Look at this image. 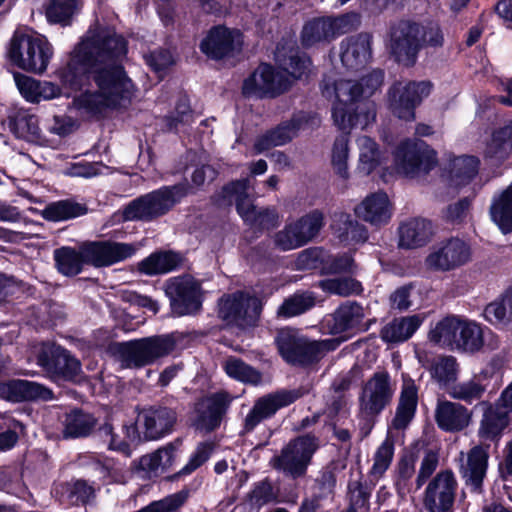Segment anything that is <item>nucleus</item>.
Listing matches in <instances>:
<instances>
[{
	"instance_id": "1",
	"label": "nucleus",
	"mask_w": 512,
	"mask_h": 512,
	"mask_svg": "<svg viewBox=\"0 0 512 512\" xmlns=\"http://www.w3.org/2000/svg\"><path fill=\"white\" fill-rule=\"evenodd\" d=\"M127 50L122 35L96 23L74 49L67 64L58 71L61 87L49 81H39L38 102L70 97L92 78L97 89L75 97L74 106L90 114L117 107L121 100L130 96L133 88L122 66Z\"/></svg>"
},
{
	"instance_id": "2",
	"label": "nucleus",
	"mask_w": 512,
	"mask_h": 512,
	"mask_svg": "<svg viewBox=\"0 0 512 512\" xmlns=\"http://www.w3.org/2000/svg\"><path fill=\"white\" fill-rule=\"evenodd\" d=\"M383 72L373 70L361 78L360 83L348 79H339L332 87L325 85L323 93L335 96L332 117L341 130H349L361 125L363 128L375 118L374 111H358L360 101L372 96L383 84Z\"/></svg>"
},
{
	"instance_id": "3",
	"label": "nucleus",
	"mask_w": 512,
	"mask_h": 512,
	"mask_svg": "<svg viewBox=\"0 0 512 512\" xmlns=\"http://www.w3.org/2000/svg\"><path fill=\"white\" fill-rule=\"evenodd\" d=\"M136 250L135 245L128 243L93 242L81 246L79 250L70 247L56 249L54 259L62 274L74 276L80 273L83 264L108 266L131 257Z\"/></svg>"
},
{
	"instance_id": "4",
	"label": "nucleus",
	"mask_w": 512,
	"mask_h": 512,
	"mask_svg": "<svg viewBox=\"0 0 512 512\" xmlns=\"http://www.w3.org/2000/svg\"><path fill=\"white\" fill-rule=\"evenodd\" d=\"M176 348L173 335H158L133 341L117 343L113 346L115 360L123 369H138L152 365L168 356Z\"/></svg>"
},
{
	"instance_id": "5",
	"label": "nucleus",
	"mask_w": 512,
	"mask_h": 512,
	"mask_svg": "<svg viewBox=\"0 0 512 512\" xmlns=\"http://www.w3.org/2000/svg\"><path fill=\"white\" fill-rule=\"evenodd\" d=\"M186 183L165 186L132 201L124 210L126 220L150 221L166 214L189 193Z\"/></svg>"
},
{
	"instance_id": "6",
	"label": "nucleus",
	"mask_w": 512,
	"mask_h": 512,
	"mask_svg": "<svg viewBox=\"0 0 512 512\" xmlns=\"http://www.w3.org/2000/svg\"><path fill=\"white\" fill-rule=\"evenodd\" d=\"M52 55L51 45L40 35H14L8 50L9 59L14 65L36 74L47 69Z\"/></svg>"
},
{
	"instance_id": "7",
	"label": "nucleus",
	"mask_w": 512,
	"mask_h": 512,
	"mask_svg": "<svg viewBox=\"0 0 512 512\" xmlns=\"http://www.w3.org/2000/svg\"><path fill=\"white\" fill-rule=\"evenodd\" d=\"M276 343L287 362L299 365L312 363L335 348L331 340L311 341L288 328L278 332Z\"/></svg>"
},
{
	"instance_id": "8",
	"label": "nucleus",
	"mask_w": 512,
	"mask_h": 512,
	"mask_svg": "<svg viewBox=\"0 0 512 512\" xmlns=\"http://www.w3.org/2000/svg\"><path fill=\"white\" fill-rule=\"evenodd\" d=\"M317 446L313 436L297 437L283 447L279 455L271 459L272 466L294 479L301 477L306 473Z\"/></svg>"
},
{
	"instance_id": "9",
	"label": "nucleus",
	"mask_w": 512,
	"mask_h": 512,
	"mask_svg": "<svg viewBox=\"0 0 512 512\" xmlns=\"http://www.w3.org/2000/svg\"><path fill=\"white\" fill-rule=\"evenodd\" d=\"M394 395V387L386 371L373 374L363 385L359 395V415L368 422L374 420Z\"/></svg>"
},
{
	"instance_id": "10",
	"label": "nucleus",
	"mask_w": 512,
	"mask_h": 512,
	"mask_svg": "<svg viewBox=\"0 0 512 512\" xmlns=\"http://www.w3.org/2000/svg\"><path fill=\"white\" fill-rule=\"evenodd\" d=\"M395 162L397 169L406 176L418 177L436 166V152L421 140H409L397 148Z\"/></svg>"
},
{
	"instance_id": "11",
	"label": "nucleus",
	"mask_w": 512,
	"mask_h": 512,
	"mask_svg": "<svg viewBox=\"0 0 512 512\" xmlns=\"http://www.w3.org/2000/svg\"><path fill=\"white\" fill-rule=\"evenodd\" d=\"M470 258L469 245L459 238H450L430 247L424 266L428 271L448 272L466 264Z\"/></svg>"
},
{
	"instance_id": "12",
	"label": "nucleus",
	"mask_w": 512,
	"mask_h": 512,
	"mask_svg": "<svg viewBox=\"0 0 512 512\" xmlns=\"http://www.w3.org/2000/svg\"><path fill=\"white\" fill-rule=\"evenodd\" d=\"M429 81L398 82L389 90V105L392 113L406 121L415 117L414 109L431 92Z\"/></svg>"
},
{
	"instance_id": "13",
	"label": "nucleus",
	"mask_w": 512,
	"mask_h": 512,
	"mask_svg": "<svg viewBox=\"0 0 512 512\" xmlns=\"http://www.w3.org/2000/svg\"><path fill=\"white\" fill-rule=\"evenodd\" d=\"M290 85L291 80L283 71L269 64H261L244 80L242 90L246 96L275 97L285 92Z\"/></svg>"
},
{
	"instance_id": "14",
	"label": "nucleus",
	"mask_w": 512,
	"mask_h": 512,
	"mask_svg": "<svg viewBox=\"0 0 512 512\" xmlns=\"http://www.w3.org/2000/svg\"><path fill=\"white\" fill-rule=\"evenodd\" d=\"M165 291L176 315L194 314L200 310L202 293L199 283L193 277L172 278L167 282Z\"/></svg>"
},
{
	"instance_id": "15",
	"label": "nucleus",
	"mask_w": 512,
	"mask_h": 512,
	"mask_svg": "<svg viewBox=\"0 0 512 512\" xmlns=\"http://www.w3.org/2000/svg\"><path fill=\"white\" fill-rule=\"evenodd\" d=\"M308 393V389H281L258 398L245 418L244 428L252 431L261 421L272 417L279 409L294 403Z\"/></svg>"
},
{
	"instance_id": "16",
	"label": "nucleus",
	"mask_w": 512,
	"mask_h": 512,
	"mask_svg": "<svg viewBox=\"0 0 512 512\" xmlns=\"http://www.w3.org/2000/svg\"><path fill=\"white\" fill-rule=\"evenodd\" d=\"M421 26L410 21H400L391 28L390 49L399 63L413 65L421 49Z\"/></svg>"
},
{
	"instance_id": "17",
	"label": "nucleus",
	"mask_w": 512,
	"mask_h": 512,
	"mask_svg": "<svg viewBox=\"0 0 512 512\" xmlns=\"http://www.w3.org/2000/svg\"><path fill=\"white\" fill-rule=\"evenodd\" d=\"M457 489L454 474L449 471L439 472L427 485L424 493V506L428 512H450Z\"/></svg>"
},
{
	"instance_id": "18",
	"label": "nucleus",
	"mask_w": 512,
	"mask_h": 512,
	"mask_svg": "<svg viewBox=\"0 0 512 512\" xmlns=\"http://www.w3.org/2000/svg\"><path fill=\"white\" fill-rule=\"evenodd\" d=\"M258 314V299L245 293L224 296L219 301V317L227 324L250 325Z\"/></svg>"
},
{
	"instance_id": "19",
	"label": "nucleus",
	"mask_w": 512,
	"mask_h": 512,
	"mask_svg": "<svg viewBox=\"0 0 512 512\" xmlns=\"http://www.w3.org/2000/svg\"><path fill=\"white\" fill-rule=\"evenodd\" d=\"M242 44V34L238 30L218 26L202 40L200 49L209 58L219 60L239 53Z\"/></svg>"
},
{
	"instance_id": "20",
	"label": "nucleus",
	"mask_w": 512,
	"mask_h": 512,
	"mask_svg": "<svg viewBox=\"0 0 512 512\" xmlns=\"http://www.w3.org/2000/svg\"><path fill=\"white\" fill-rule=\"evenodd\" d=\"M176 422V411L160 405L144 409L138 416V425L145 440H157L170 434Z\"/></svg>"
},
{
	"instance_id": "21",
	"label": "nucleus",
	"mask_w": 512,
	"mask_h": 512,
	"mask_svg": "<svg viewBox=\"0 0 512 512\" xmlns=\"http://www.w3.org/2000/svg\"><path fill=\"white\" fill-rule=\"evenodd\" d=\"M310 117L305 113L295 115L291 120L278 125L266 134L256 139L253 154L264 153L275 146H281L291 141L299 130L306 128Z\"/></svg>"
},
{
	"instance_id": "22",
	"label": "nucleus",
	"mask_w": 512,
	"mask_h": 512,
	"mask_svg": "<svg viewBox=\"0 0 512 512\" xmlns=\"http://www.w3.org/2000/svg\"><path fill=\"white\" fill-rule=\"evenodd\" d=\"M371 36L360 33L341 42L340 58L342 64L350 71H359L371 59Z\"/></svg>"
},
{
	"instance_id": "23",
	"label": "nucleus",
	"mask_w": 512,
	"mask_h": 512,
	"mask_svg": "<svg viewBox=\"0 0 512 512\" xmlns=\"http://www.w3.org/2000/svg\"><path fill=\"white\" fill-rule=\"evenodd\" d=\"M434 418L441 430L459 432L469 426L472 412L459 403L439 399L435 408Z\"/></svg>"
},
{
	"instance_id": "24",
	"label": "nucleus",
	"mask_w": 512,
	"mask_h": 512,
	"mask_svg": "<svg viewBox=\"0 0 512 512\" xmlns=\"http://www.w3.org/2000/svg\"><path fill=\"white\" fill-rule=\"evenodd\" d=\"M488 452L481 446L473 447L467 454L460 453V473L473 490L481 488L488 466Z\"/></svg>"
},
{
	"instance_id": "25",
	"label": "nucleus",
	"mask_w": 512,
	"mask_h": 512,
	"mask_svg": "<svg viewBox=\"0 0 512 512\" xmlns=\"http://www.w3.org/2000/svg\"><path fill=\"white\" fill-rule=\"evenodd\" d=\"M181 444V440L177 439L153 453L143 455L139 459V469L146 472L149 477H156L167 472L175 464Z\"/></svg>"
},
{
	"instance_id": "26",
	"label": "nucleus",
	"mask_w": 512,
	"mask_h": 512,
	"mask_svg": "<svg viewBox=\"0 0 512 512\" xmlns=\"http://www.w3.org/2000/svg\"><path fill=\"white\" fill-rule=\"evenodd\" d=\"M0 397L12 402L48 400L52 392L38 383L17 379L0 383Z\"/></svg>"
},
{
	"instance_id": "27",
	"label": "nucleus",
	"mask_w": 512,
	"mask_h": 512,
	"mask_svg": "<svg viewBox=\"0 0 512 512\" xmlns=\"http://www.w3.org/2000/svg\"><path fill=\"white\" fill-rule=\"evenodd\" d=\"M418 389L413 379L403 376V384L399 402L391 427L396 430L405 429L413 419L417 407Z\"/></svg>"
},
{
	"instance_id": "28",
	"label": "nucleus",
	"mask_w": 512,
	"mask_h": 512,
	"mask_svg": "<svg viewBox=\"0 0 512 512\" xmlns=\"http://www.w3.org/2000/svg\"><path fill=\"white\" fill-rule=\"evenodd\" d=\"M398 245L404 249H416L425 246L433 236L430 221L423 218H413L399 226Z\"/></svg>"
},
{
	"instance_id": "29",
	"label": "nucleus",
	"mask_w": 512,
	"mask_h": 512,
	"mask_svg": "<svg viewBox=\"0 0 512 512\" xmlns=\"http://www.w3.org/2000/svg\"><path fill=\"white\" fill-rule=\"evenodd\" d=\"M355 214L373 225L387 223L391 217V206L388 196L382 192L367 196L355 207Z\"/></svg>"
},
{
	"instance_id": "30",
	"label": "nucleus",
	"mask_w": 512,
	"mask_h": 512,
	"mask_svg": "<svg viewBox=\"0 0 512 512\" xmlns=\"http://www.w3.org/2000/svg\"><path fill=\"white\" fill-rule=\"evenodd\" d=\"M480 160L473 155H462L450 160L448 169L449 184L455 187L467 185L476 177Z\"/></svg>"
},
{
	"instance_id": "31",
	"label": "nucleus",
	"mask_w": 512,
	"mask_h": 512,
	"mask_svg": "<svg viewBox=\"0 0 512 512\" xmlns=\"http://www.w3.org/2000/svg\"><path fill=\"white\" fill-rule=\"evenodd\" d=\"M423 322L420 315L396 318L381 330V338L387 343H398L409 339Z\"/></svg>"
},
{
	"instance_id": "32",
	"label": "nucleus",
	"mask_w": 512,
	"mask_h": 512,
	"mask_svg": "<svg viewBox=\"0 0 512 512\" xmlns=\"http://www.w3.org/2000/svg\"><path fill=\"white\" fill-rule=\"evenodd\" d=\"M330 326L333 334H339L358 328L364 318L363 308L356 302L341 305L333 314Z\"/></svg>"
},
{
	"instance_id": "33",
	"label": "nucleus",
	"mask_w": 512,
	"mask_h": 512,
	"mask_svg": "<svg viewBox=\"0 0 512 512\" xmlns=\"http://www.w3.org/2000/svg\"><path fill=\"white\" fill-rule=\"evenodd\" d=\"M512 152V119L495 130L485 148V156L496 162L508 158Z\"/></svg>"
},
{
	"instance_id": "34",
	"label": "nucleus",
	"mask_w": 512,
	"mask_h": 512,
	"mask_svg": "<svg viewBox=\"0 0 512 512\" xmlns=\"http://www.w3.org/2000/svg\"><path fill=\"white\" fill-rule=\"evenodd\" d=\"M485 319L501 328H512V287L484 309Z\"/></svg>"
},
{
	"instance_id": "35",
	"label": "nucleus",
	"mask_w": 512,
	"mask_h": 512,
	"mask_svg": "<svg viewBox=\"0 0 512 512\" xmlns=\"http://www.w3.org/2000/svg\"><path fill=\"white\" fill-rule=\"evenodd\" d=\"M356 143L359 151L357 170L369 175L382 163V152L378 144L368 136L358 137Z\"/></svg>"
},
{
	"instance_id": "36",
	"label": "nucleus",
	"mask_w": 512,
	"mask_h": 512,
	"mask_svg": "<svg viewBox=\"0 0 512 512\" xmlns=\"http://www.w3.org/2000/svg\"><path fill=\"white\" fill-rule=\"evenodd\" d=\"M182 258L174 252H155L139 263V271L146 275L165 274L176 269Z\"/></svg>"
},
{
	"instance_id": "37",
	"label": "nucleus",
	"mask_w": 512,
	"mask_h": 512,
	"mask_svg": "<svg viewBox=\"0 0 512 512\" xmlns=\"http://www.w3.org/2000/svg\"><path fill=\"white\" fill-rule=\"evenodd\" d=\"M508 425L507 412L500 407H489L485 410L478 430L483 440H497Z\"/></svg>"
},
{
	"instance_id": "38",
	"label": "nucleus",
	"mask_w": 512,
	"mask_h": 512,
	"mask_svg": "<svg viewBox=\"0 0 512 512\" xmlns=\"http://www.w3.org/2000/svg\"><path fill=\"white\" fill-rule=\"evenodd\" d=\"M490 214L492 220L504 233L512 231V186L494 197Z\"/></svg>"
},
{
	"instance_id": "39",
	"label": "nucleus",
	"mask_w": 512,
	"mask_h": 512,
	"mask_svg": "<svg viewBox=\"0 0 512 512\" xmlns=\"http://www.w3.org/2000/svg\"><path fill=\"white\" fill-rule=\"evenodd\" d=\"M333 229L342 242L359 243L367 240V230L365 227L344 213L335 216Z\"/></svg>"
},
{
	"instance_id": "40",
	"label": "nucleus",
	"mask_w": 512,
	"mask_h": 512,
	"mask_svg": "<svg viewBox=\"0 0 512 512\" xmlns=\"http://www.w3.org/2000/svg\"><path fill=\"white\" fill-rule=\"evenodd\" d=\"M96 421L90 414L79 410L67 414L64 420L63 437L80 438L88 436L95 427Z\"/></svg>"
},
{
	"instance_id": "41",
	"label": "nucleus",
	"mask_w": 512,
	"mask_h": 512,
	"mask_svg": "<svg viewBox=\"0 0 512 512\" xmlns=\"http://www.w3.org/2000/svg\"><path fill=\"white\" fill-rule=\"evenodd\" d=\"M250 187L249 179H241L229 183L222 189V198L225 204L231 205L233 201L236 202L237 212L239 213V207L242 205L245 210L257 211L258 209L249 198L248 189Z\"/></svg>"
},
{
	"instance_id": "42",
	"label": "nucleus",
	"mask_w": 512,
	"mask_h": 512,
	"mask_svg": "<svg viewBox=\"0 0 512 512\" xmlns=\"http://www.w3.org/2000/svg\"><path fill=\"white\" fill-rule=\"evenodd\" d=\"M10 127L12 132L21 139L35 141L39 138L38 119L35 115L25 110H18L11 117Z\"/></svg>"
},
{
	"instance_id": "43",
	"label": "nucleus",
	"mask_w": 512,
	"mask_h": 512,
	"mask_svg": "<svg viewBox=\"0 0 512 512\" xmlns=\"http://www.w3.org/2000/svg\"><path fill=\"white\" fill-rule=\"evenodd\" d=\"M288 58L284 52V48L277 47L275 59L282 66L283 72L291 79H299L306 74L310 67V60L297 55L293 49H290Z\"/></svg>"
},
{
	"instance_id": "44",
	"label": "nucleus",
	"mask_w": 512,
	"mask_h": 512,
	"mask_svg": "<svg viewBox=\"0 0 512 512\" xmlns=\"http://www.w3.org/2000/svg\"><path fill=\"white\" fill-rule=\"evenodd\" d=\"M225 372L231 377L244 383L257 385L262 381L259 371L237 357H228L223 364Z\"/></svg>"
},
{
	"instance_id": "45",
	"label": "nucleus",
	"mask_w": 512,
	"mask_h": 512,
	"mask_svg": "<svg viewBox=\"0 0 512 512\" xmlns=\"http://www.w3.org/2000/svg\"><path fill=\"white\" fill-rule=\"evenodd\" d=\"M349 139L347 135H341L334 141L331 152V165L334 173L346 181L350 174L348 168Z\"/></svg>"
},
{
	"instance_id": "46",
	"label": "nucleus",
	"mask_w": 512,
	"mask_h": 512,
	"mask_svg": "<svg viewBox=\"0 0 512 512\" xmlns=\"http://www.w3.org/2000/svg\"><path fill=\"white\" fill-rule=\"evenodd\" d=\"M330 28L327 17L309 21L302 30L303 45L312 46L316 43L333 39Z\"/></svg>"
},
{
	"instance_id": "47",
	"label": "nucleus",
	"mask_w": 512,
	"mask_h": 512,
	"mask_svg": "<svg viewBox=\"0 0 512 512\" xmlns=\"http://www.w3.org/2000/svg\"><path fill=\"white\" fill-rule=\"evenodd\" d=\"M86 213V208L78 203L70 201H59L48 205L43 216L50 221H65Z\"/></svg>"
},
{
	"instance_id": "48",
	"label": "nucleus",
	"mask_w": 512,
	"mask_h": 512,
	"mask_svg": "<svg viewBox=\"0 0 512 512\" xmlns=\"http://www.w3.org/2000/svg\"><path fill=\"white\" fill-rule=\"evenodd\" d=\"M315 305L312 293H296L287 298L278 308V316L289 318L304 313Z\"/></svg>"
},
{
	"instance_id": "49",
	"label": "nucleus",
	"mask_w": 512,
	"mask_h": 512,
	"mask_svg": "<svg viewBox=\"0 0 512 512\" xmlns=\"http://www.w3.org/2000/svg\"><path fill=\"white\" fill-rule=\"evenodd\" d=\"M240 217L249 225L260 229H271L278 224L279 217L274 209L263 208L257 211L245 210L242 205L239 207Z\"/></svg>"
},
{
	"instance_id": "50",
	"label": "nucleus",
	"mask_w": 512,
	"mask_h": 512,
	"mask_svg": "<svg viewBox=\"0 0 512 512\" xmlns=\"http://www.w3.org/2000/svg\"><path fill=\"white\" fill-rule=\"evenodd\" d=\"M458 317L449 316L439 321L430 331L432 342L450 348L455 343V330L458 329Z\"/></svg>"
},
{
	"instance_id": "51",
	"label": "nucleus",
	"mask_w": 512,
	"mask_h": 512,
	"mask_svg": "<svg viewBox=\"0 0 512 512\" xmlns=\"http://www.w3.org/2000/svg\"><path fill=\"white\" fill-rule=\"evenodd\" d=\"M394 455V443L390 438L377 448L373 456V465L370 469V476L374 479H380L389 468Z\"/></svg>"
},
{
	"instance_id": "52",
	"label": "nucleus",
	"mask_w": 512,
	"mask_h": 512,
	"mask_svg": "<svg viewBox=\"0 0 512 512\" xmlns=\"http://www.w3.org/2000/svg\"><path fill=\"white\" fill-rule=\"evenodd\" d=\"M320 287L326 292L344 297L360 294L363 290L361 283L353 278L327 279L320 282Z\"/></svg>"
},
{
	"instance_id": "53",
	"label": "nucleus",
	"mask_w": 512,
	"mask_h": 512,
	"mask_svg": "<svg viewBox=\"0 0 512 512\" xmlns=\"http://www.w3.org/2000/svg\"><path fill=\"white\" fill-rule=\"evenodd\" d=\"M430 371L432 377L440 384L455 381L458 372L456 360L451 356L439 357L433 362Z\"/></svg>"
},
{
	"instance_id": "54",
	"label": "nucleus",
	"mask_w": 512,
	"mask_h": 512,
	"mask_svg": "<svg viewBox=\"0 0 512 512\" xmlns=\"http://www.w3.org/2000/svg\"><path fill=\"white\" fill-rule=\"evenodd\" d=\"M275 244L283 251L293 250L307 244L295 222L289 223L275 235Z\"/></svg>"
},
{
	"instance_id": "55",
	"label": "nucleus",
	"mask_w": 512,
	"mask_h": 512,
	"mask_svg": "<svg viewBox=\"0 0 512 512\" xmlns=\"http://www.w3.org/2000/svg\"><path fill=\"white\" fill-rule=\"evenodd\" d=\"M483 346V331L474 322L464 320L460 349L465 351H478Z\"/></svg>"
},
{
	"instance_id": "56",
	"label": "nucleus",
	"mask_w": 512,
	"mask_h": 512,
	"mask_svg": "<svg viewBox=\"0 0 512 512\" xmlns=\"http://www.w3.org/2000/svg\"><path fill=\"white\" fill-rule=\"evenodd\" d=\"M222 402L223 398L219 395L211 399V405L208 406L207 413L203 412L196 422L198 429L211 431L219 425L222 413Z\"/></svg>"
},
{
	"instance_id": "57",
	"label": "nucleus",
	"mask_w": 512,
	"mask_h": 512,
	"mask_svg": "<svg viewBox=\"0 0 512 512\" xmlns=\"http://www.w3.org/2000/svg\"><path fill=\"white\" fill-rule=\"evenodd\" d=\"M58 346L52 343H39L33 347V353L37 358V363L47 370H57L59 353L62 352Z\"/></svg>"
},
{
	"instance_id": "58",
	"label": "nucleus",
	"mask_w": 512,
	"mask_h": 512,
	"mask_svg": "<svg viewBox=\"0 0 512 512\" xmlns=\"http://www.w3.org/2000/svg\"><path fill=\"white\" fill-rule=\"evenodd\" d=\"M295 223L298 226L300 233L302 234L305 241L308 243L314 237L318 235L323 227V215L319 211H313L309 214L304 215Z\"/></svg>"
},
{
	"instance_id": "59",
	"label": "nucleus",
	"mask_w": 512,
	"mask_h": 512,
	"mask_svg": "<svg viewBox=\"0 0 512 512\" xmlns=\"http://www.w3.org/2000/svg\"><path fill=\"white\" fill-rule=\"evenodd\" d=\"M77 0H51L46 15L50 22L64 23L74 14Z\"/></svg>"
},
{
	"instance_id": "60",
	"label": "nucleus",
	"mask_w": 512,
	"mask_h": 512,
	"mask_svg": "<svg viewBox=\"0 0 512 512\" xmlns=\"http://www.w3.org/2000/svg\"><path fill=\"white\" fill-rule=\"evenodd\" d=\"M484 386L481 385L476 379L469 380L455 385L450 394L453 398L472 402L479 399L484 393Z\"/></svg>"
},
{
	"instance_id": "61",
	"label": "nucleus",
	"mask_w": 512,
	"mask_h": 512,
	"mask_svg": "<svg viewBox=\"0 0 512 512\" xmlns=\"http://www.w3.org/2000/svg\"><path fill=\"white\" fill-rule=\"evenodd\" d=\"M212 452V445L209 443H200L195 452L191 455L188 463L173 476V479L179 476L189 475L210 457Z\"/></svg>"
},
{
	"instance_id": "62",
	"label": "nucleus",
	"mask_w": 512,
	"mask_h": 512,
	"mask_svg": "<svg viewBox=\"0 0 512 512\" xmlns=\"http://www.w3.org/2000/svg\"><path fill=\"white\" fill-rule=\"evenodd\" d=\"M327 19L331 26L330 30L333 38L352 31L357 28L360 22L357 13H347L334 18L327 17Z\"/></svg>"
},
{
	"instance_id": "63",
	"label": "nucleus",
	"mask_w": 512,
	"mask_h": 512,
	"mask_svg": "<svg viewBox=\"0 0 512 512\" xmlns=\"http://www.w3.org/2000/svg\"><path fill=\"white\" fill-rule=\"evenodd\" d=\"M439 463V455L434 450H427L421 461L416 479L417 488H421L425 481L433 474Z\"/></svg>"
},
{
	"instance_id": "64",
	"label": "nucleus",
	"mask_w": 512,
	"mask_h": 512,
	"mask_svg": "<svg viewBox=\"0 0 512 512\" xmlns=\"http://www.w3.org/2000/svg\"><path fill=\"white\" fill-rule=\"evenodd\" d=\"M250 502L256 507H262L275 500L272 486L267 482H261L249 494Z\"/></svg>"
}]
</instances>
